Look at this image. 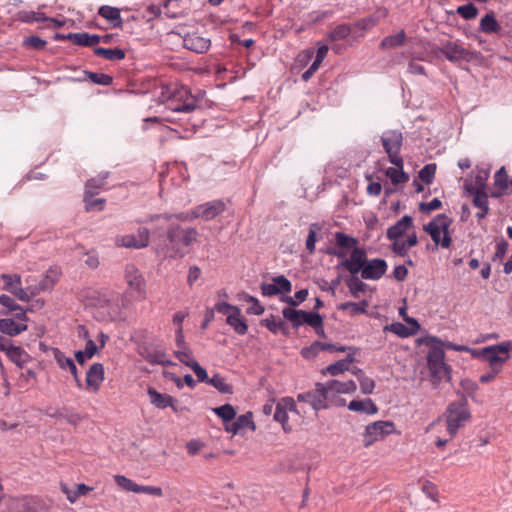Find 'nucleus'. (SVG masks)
Here are the masks:
<instances>
[{
  "mask_svg": "<svg viewBox=\"0 0 512 512\" xmlns=\"http://www.w3.org/2000/svg\"><path fill=\"white\" fill-rule=\"evenodd\" d=\"M456 12L465 20L474 19L478 15V9L472 3L457 7Z\"/></svg>",
  "mask_w": 512,
  "mask_h": 512,
  "instance_id": "nucleus-48",
  "label": "nucleus"
},
{
  "mask_svg": "<svg viewBox=\"0 0 512 512\" xmlns=\"http://www.w3.org/2000/svg\"><path fill=\"white\" fill-rule=\"evenodd\" d=\"M97 193H84V202H85V209L86 211H91L94 209H97L99 211L104 209L105 199L103 198H97L95 199L94 196Z\"/></svg>",
  "mask_w": 512,
  "mask_h": 512,
  "instance_id": "nucleus-44",
  "label": "nucleus"
},
{
  "mask_svg": "<svg viewBox=\"0 0 512 512\" xmlns=\"http://www.w3.org/2000/svg\"><path fill=\"white\" fill-rule=\"evenodd\" d=\"M438 50L450 62H470L476 57V53L466 49L459 41L447 40L442 42Z\"/></svg>",
  "mask_w": 512,
  "mask_h": 512,
  "instance_id": "nucleus-13",
  "label": "nucleus"
},
{
  "mask_svg": "<svg viewBox=\"0 0 512 512\" xmlns=\"http://www.w3.org/2000/svg\"><path fill=\"white\" fill-rule=\"evenodd\" d=\"M115 483L123 490L133 493H143L156 497L163 496V490L157 486L139 485L124 475H114Z\"/></svg>",
  "mask_w": 512,
  "mask_h": 512,
  "instance_id": "nucleus-19",
  "label": "nucleus"
},
{
  "mask_svg": "<svg viewBox=\"0 0 512 512\" xmlns=\"http://www.w3.org/2000/svg\"><path fill=\"white\" fill-rule=\"evenodd\" d=\"M326 346L327 343L315 341L310 347L303 348L301 354L305 358L314 357L321 351H327Z\"/></svg>",
  "mask_w": 512,
  "mask_h": 512,
  "instance_id": "nucleus-49",
  "label": "nucleus"
},
{
  "mask_svg": "<svg viewBox=\"0 0 512 512\" xmlns=\"http://www.w3.org/2000/svg\"><path fill=\"white\" fill-rule=\"evenodd\" d=\"M349 410L355 412H363L368 415L376 414L378 411L377 406L371 399L366 400H352L348 405Z\"/></svg>",
  "mask_w": 512,
  "mask_h": 512,
  "instance_id": "nucleus-31",
  "label": "nucleus"
},
{
  "mask_svg": "<svg viewBox=\"0 0 512 512\" xmlns=\"http://www.w3.org/2000/svg\"><path fill=\"white\" fill-rule=\"evenodd\" d=\"M175 355L181 363L190 368L192 367L193 363L197 362L193 357L192 351L188 347L177 349L175 351Z\"/></svg>",
  "mask_w": 512,
  "mask_h": 512,
  "instance_id": "nucleus-47",
  "label": "nucleus"
},
{
  "mask_svg": "<svg viewBox=\"0 0 512 512\" xmlns=\"http://www.w3.org/2000/svg\"><path fill=\"white\" fill-rule=\"evenodd\" d=\"M436 172V164L431 163L424 166L419 172V178L425 184L432 183Z\"/></svg>",
  "mask_w": 512,
  "mask_h": 512,
  "instance_id": "nucleus-52",
  "label": "nucleus"
},
{
  "mask_svg": "<svg viewBox=\"0 0 512 512\" xmlns=\"http://www.w3.org/2000/svg\"><path fill=\"white\" fill-rule=\"evenodd\" d=\"M272 283H263L261 292L264 296H275L278 294L290 293L292 290L291 282L283 275L276 276L272 279Z\"/></svg>",
  "mask_w": 512,
  "mask_h": 512,
  "instance_id": "nucleus-22",
  "label": "nucleus"
},
{
  "mask_svg": "<svg viewBox=\"0 0 512 512\" xmlns=\"http://www.w3.org/2000/svg\"><path fill=\"white\" fill-rule=\"evenodd\" d=\"M163 100L168 101V107L174 112H191L196 108V101L186 86L171 84L163 87Z\"/></svg>",
  "mask_w": 512,
  "mask_h": 512,
  "instance_id": "nucleus-5",
  "label": "nucleus"
},
{
  "mask_svg": "<svg viewBox=\"0 0 512 512\" xmlns=\"http://www.w3.org/2000/svg\"><path fill=\"white\" fill-rule=\"evenodd\" d=\"M429 347L427 354V365L435 386L441 381L449 378V367L444 362L445 353L443 342L437 337H429L426 340Z\"/></svg>",
  "mask_w": 512,
  "mask_h": 512,
  "instance_id": "nucleus-4",
  "label": "nucleus"
},
{
  "mask_svg": "<svg viewBox=\"0 0 512 512\" xmlns=\"http://www.w3.org/2000/svg\"><path fill=\"white\" fill-rule=\"evenodd\" d=\"M396 431L392 421H376L366 426L363 433V445L368 448L377 441L383 440L386 436Z\"/></svg>",
  "mask_w": 512,
  "mask_h": 512,
  "instance_id": "nucleus-9",
  "label": "nucleus"
},
{
  "mask_svg": "<svg viewBox=\"0 0 512 512\" xmlns=\"http://www.w3.org/2000/svg\"><path fill=\"white\" fill-rule=\"evenodd\" d=\"M27 330V325L17 323L13 319L4 318L0 319V332L9 336H17Z\"/></svg>",
  "mask_w": 512,
  "mask_h": 512,
  "instance_id": "nucleus-29",
  "label": "nucleus"
},
{
  "mask_svg": "<svg viewBox=\"0 0 512 512\" xmlns=\"http://www.w3.org/2000/svg\"><path fill=\"white\" fill-rule=\"evenodd\" d=\"M354 352L352 354H348L345 359L339 360L333 364L328 365L323 371V374H329L331 376L339 375L345 371L349 370L350 364L354 362Z\"/></svg>",
  "mask_w": 512,
  "mask_h": 512,
  "instance_id": "nucleus-28",
  "label": "nucleus"
},
{
  "mask_svg": "<svg viewBox=\"0 0 512 512\" xmlns=\"http://www.w3.org/2000/svg\"><path fill=\"white\" fill-rule=\"evenodd\" d=\"M94 53L97 56L103 57L106 60L110 61H117L122 60L125 58V52L124 50L120 48H103V47H97L94 49Z\"/></svg>",
  "mask_w": 512,
  "mask_h": 512,
  "instance_id": "nucleus-34",
  "label": "nucleus"
},
{
  "mask_svg": "<svg viewBox=\"0 0 512 512\" xmlns=\"http://www.w3.org/2000/svg\"><path fill=\"white\" fill-rule=\"evenodd\" d=\"M405 40H406V34H405L404 30H401L400 32H398L395 35H390V36L383 38L380 46L382 49L396 48V47L403 45Z\"/></svg>",
  "mask_w": 512,
  "mask_h": 512,
  "instance_id": "nucleus-38",
  "label": "nucleus"
},
{
  "mask_svg": "<svg viewBox=\"0 0 512 512\" xmlns=\"http://www.w3.org/2000/svg\"><path fill=\"white\" fill-rule=\"evenodd\" d=\"M1 278L4 281L3 289L12 292L16 285H21V278L19 275L2 274Z\"/></svg>",
  "mask_w": 512,
  "mask_h": 512,
  "instance_id": "nucleus-58",
  "label": "nucleus"
},
{
  "mask_svg": "<svg viewBox=\"0 0 512 512\" xmlns=\"http://www.w3.org/2000/svg\"><path fill=\"white\" fill-rule=\"evenodd\" d=\"M146 360L151 364H159L163 366L171 364V362L167 358V355L161 351L149 352L148 355L146 356Z\"/></svg>",
  "mask_w": 512,
  "mask_h": 512,
  "instance_id": "nucleus-54",
  "label": "nucleus"
},
{
  "mask_svg": "<svg viewBox=\"0 0 512 512\" xmlns=\"http://www.w3.org/2000/svg\"><path fill=\"white\" fill-rule=\"evenodd\" d=\"M283 317L288 320L294 328H298L303 324L308 326H319L321 315L312 311L296 310L286 307L282 310Z\"/></svg>",
  "mask_w": 512,
  "mask_h": 512,
  "instance_id": "nucleus-14",
  "label": "nucleus"
},
{
  "mask_svg": "<svg viewBox=\"0 0 512 512\" xmlns=\"http://www.w3.org/2000/svg\"><path fill=\"white\" fill-rule=\"evenodd\" d=\"M226 323L233 328L239 335H245L248 331V325L245 319L241 316V310H235L234 313L229 314L226 318Z\"/></svg>",
  "mask_w": 512,
  "mask_h": 512,
  "instance_id": "nucleus-30",
  "label": "nucleus"
},
{
  "mask_svg": "<svg viewBox=\"0 0 512 512\" xmlns=\"http://www.w3.org/2000/svg\"><path fill=\"white\" fill-rule=\"evenodd\" d=\"M198 232L195 228L172 226L167 231V243L156 249L162 258L183 257L189 252V247L196 242Z\"/></svg>",
  "mask_w": 512,
  "mask_h": 512,
  "instance_id": "nucleus-2",
  "label": "nucleus"
},
{
  "mask_svg": "<svg viewBox=\"0 0 512 512\" xmlns=\"http://www.w3.org/2000/svg\"><path fill=\"white\" fill-rule=\"evenodd\" d=\"M104 366L101 363H94L86 372L85 388L90 393H97L104 381Z\"/></svg>",
  "mask_w": 512,
  "mask_h": 512,
  "instance_id": "nucleus-21",
  "label": "nucleus"
},
{
  "mask_svg": "<svg viewBox=\"0 0 512 512\" xmlns=\"http://www.w3.org/2000/svg\"><path fill=\"white\" fill-rule=\"evenodd\" d=\"M335 242H336L337 248H341V249H345V250L352 249V251L355 248H359L357 246L358 240L352 236H349V235L343 233V232L335 233Z\"/></svg>",
  "mask_w": 512,
  "mask_h": 512,
  "instance_id": "nucleus-37",
  "label": "nucleus"
},
{
  "mask_svg": "<svg viewBox=\"0 0 512 512\" xmlns=\"http://www.w3.org/2000/svg\"><path fill=\"white\" fill-rule=\"evenodd\" d=\"M55 360L59 367L62 369L68 370V368L74 364V361L71 358L66 357L62 352L58 350L55 353Z\"/></svg>",
  "mask_w": 512,
  "mask_h": 512,
  "instance_id": "nucleus-60",
  "label": "nucleus"
},
{
  "mask_svg": "<svg viewBox=\"0 0 512 512\" xmlns=\"http://www.w3.org/2000/svg\"><path fill=\"white\" fill-rule=\"evenodd\" d=\"M87 77L91 82L103 86H108L113 82V78L104 73L87 72Z\"/></svg>",
  "mask_w": 512,
  "mask_h": 512,
  "instance_id": "nucleus-55",
  "label": "nucleus"
},
{
  "mask_svg": "<svg viewBox=\"0 0 512 512\" xmlns=\"http://www.w3.org/2000/svg\"><path fill=\"white\" fill-rule=\"evenodd\" d=\"M7 356L19 367H23V365H25L30 359L28 353H26L21 347L18 346H14L7 354Z\"/></svg>",
  "mask_w": 512,
  "mask_h": 512,
  "instance_id": "nucleus-40",
  "label": "nucleus"
},
{
  "mask_svg": "<svg viewBox=\"0 0 512 512\" xmlns=\"http://www.w3.org/2000/svg\"><path fill=\"white\" fill-rule=\"evenodd\" d=\"M350 27L347 25H339L335 27L330 33L329 38L332 41L342 40L350 35Z\"/></svg>",
  "mask_w": 512,
  "mask_h": 512,
  "instance_id": "nucleus-57",
  "label": "nucleus"
},
{
  "mask_svg": "<svg viewBox=\"0 0 512 512\" xmlns=\"http://www.w3.org/2000/svg\"><path fill=\"white\" fill-rule=\"evenodd\" d=\"M213 412L222 419L224 423H229L236 417V410L231 404H224L213 408Z\"/></svg>",
  "mask_w": 512,
  "mask_h": 512,
  "instance_id": "nucleus-41",
  "label": "nucleus"
},
{
  "mask_svg": "<svg viewBox=\"0 0 512 512\" xmlns=\"http://www.w3.org/2000/svg\"><path fill=\"white\" fill-rule=\"evenodd\" d=\"M208 384L213 386L221 393L231 394L233 392L232 386L228 384L225 378L219 374H215L211 378H209Z\"/></svg>",
  "mask_w": 512,
  "mask_h": 512,
  "instance_id": "nucleus-43",
  "label": "nucleus"
},
{
  "mask_svg": "<svg viewBox=\"0 0 512 512\" xmlns=\"http://www.w3.org/2000/svg\"><path fill=\"white\" fill-rule=\"evenodd\" d=\"M59 279V272L56 269H49L39 284L38 290H48L54 286Z\"/></svg>",
  "mask_w": 512,
  "mask_h": 512,
  "instance_id": "nucleus-46",
  "label": "nucleus"
},
{
  "mask_svg": "<svg viewBox=\"0 0 512 512\" xmlns=\"http://www.w3.org/2000/svg\"><path fill=\"white\" fill-rule=\"evenodd\" d=\"M212 309H214V312L216 311V312L224 314L228 317L229 314L234 313L235 310H238L239 308L237 306L231 305L227 302L221 301V302H217Z\"/></svg>",
  "mask_w": 512,
  "mask_h": 512,
  "instance_id": "nucleus-59",
  "label": "nucleus"
},
{
  "mask_svg": "<svg viewBox=\"0 0 512 512\" xmlns=\"http://www.w3.org/2000/svg\"><path fill=\"white\" fill-rule=\"evenodd\" d=\"M494 184L500 190H506L509 186L508 174L505 167H501L494 175Z\"/></svg>",
  "mask_w": 512,
  "mask_h": 512,
  "instance_id": "nucleus-53",
  "label": "nucleus"
},
{
  "mask_svg": "<svg viewBox=\"0 0 512 512\" xmlns=\"http://www.w3.org/2000/svg\"><path fill=\"white\" fill-rule=\"evenodd\" d=\"M413 227V218L409 215H404L393 226L388 228L386 237L392 242L390 248L393 253L405 257L408 255L409 250L418 244L416 233L414 231L410 232Z\"/></svg>",
  "mask_w": 512,
  "mask_h": 512,
  "instance_id": "nucleus-3",
  "label": "nucleus"
},
{
  "mask_svg": "<svg viewBox=\"0 0 512 512\" xmlns=\"http://www.w3.org/2000/svg\"><path fill=\"white\" fill-rule=\"evenodd\" d=\"M226 205L221 200H213L204 204L198 205L191 211L182 212L175 217L182 221H192L194 219H201L203 221H210L215 219L218 215L223 213Z\"/></svg>",
  "mask_w": 512,
  "mask_h": 512,
  "instance_id": "nucleus-8",
  "label": "nucleus"
},
{
  "mask_svg": "<svg viewBox=\"0 0 512 512\" xmlns=\"http://www.w3.org/2000/svg\"><path fill=\"white\" fill-rule=\"evenodd\" d=\"M124 280L128 286V292L138 299L146 297V281L142 272L134 265L128 264L124 270Z\"/></svg>",
  "mask_w": 512,
  "mask_h": 512,
  "instance_id": "nucleus-12",
  "label": "nucleus"
},
{
  "mask_svg": "<svg viewBox=\"0 0 512 512\" xmlns=\"http://www.w3.org/2000/svg\"><path fill=\"white\" fill-rule=\"evenodd\" d=\"M0 304L10 311L21 310V307L8 295L2 294L0 295Z\"/></svg>",
  "mask_w": 512,
  "mask_h": 512,
  "instance_id": "nucleus-62",
  "label": "nucleus"
},
{
  "mask_svg": "<svg viewBox=\"0 0 512 512\" xmlns=\"http://www.w3.org/2000/svg\"><path fill=\"white\" fill-rule=\"evenodd\" d=\"M183 45L186 49L196 53H205L209 50L210 39L197 34H188L183 39Z\"/></svg>",
  "mask_w": 512,
  "mask_h": 512,
  "instance_id": "nucleus-23",
  "label": "nucleus"
},
{
  "mask_svg": "<svg viewBox=\"0 0 512 512\" xmlns=\"http://www.w3.org/2000/svg\"><path fill=\"white\" fill-rule=\"evenodd\" d=\"M150 231L145 227L138 229L136 234L119 235L115 238L117 247L142 249L149 245Z\"/></svg>",
  "mask_w": 512,
  "mask_h": 512,
  "instance_id": "nucleus-17",
  "label": "nucleus"
},
{
  "mask_svg": "<svg viewBox=\"0 0 512 512\" xmlns=\"http://www.w3.org/2000/svg\"><path fill=\"white\" fill-rule=\"evenodd\" d=\"M95 305L105 310L103 320H115L121 314L118 294L104 292L99 295Z\"/></svg>",
  "mask_w": 512,
  "mask_h": 512,
  "instance_id": "nucleus-18",
  "label": "nucleus"
},
{
  "mask_svg": "<svg viewBox=\"0 0 512 512\" xmlns=\"http://www.w3.org/2000/svg\"><path fill=\"white\" fill-rule=\"evenodd\" d=\"M108 176V172H102L97 177L89 179L85 184V192L98 193V190L105 185Z\"/></svg>",
  "mask_w": 512,
  "mask_h": 512,
  "instance_id": "nucleus-39",
  "label": "nucleus"
},
{
  "mask_svg": "<svg viewBox=\"0 0 512 512\" xmlns=\"http://www.w3.org/2000/svg\"><path fill=\"white\" fill-rule=\"evenodd\" d=\"M308 296V290L307 289H301L297 291L294 295V297L286 296L285 298H282V301L286 302L292 307L298 306L300 303L306 300Z\"/></svg>",
  "mask_w": 512,
  "mask_h": 512,
  "instance_id": "nucleus-56",
  "label": "nucleus"
},
{
  "mask_svg": "<svg viewBox=\"0 0 512 512\" xmlns=\"http://www.w3.org/2000/svg\"><path fill=\"white\" fill-rule=\"evenodd\" d=\"M480 30L487 34L499 33L501 25L492 13H488L480 21Z\"/></svg>",
  "mask_w": 512,
  "mask_h": 512,
  "instance_id": "nucleus-33",
  "label": "nucleus"
},
{
  "mask_svg": "<svg viewBox=\"0 0 512 512\" xmlns=\"http://www.w3.org/2000/svg\"><path fill=\"white\" fill-rule=\"evenodd\" d=\"M297 400L308 403L315 411L328 409L333 406L323 383H317L313 391L298 394Z\"/></svg>",
  "mask_w": 512,
  "mask_h": 512,
  "instance_id": "nucleus-10",
  "label": "nucleus"
},
{
  "mask_svg": "<svg viewBox=\"0 0 512 512\" xmlns=\"http://www.w3.org/2000/svg\"><path fill=\"white\" fill-rule=\"evenodd\" d=\"M447 431L453 438L457 431L463 427L471 418L467 399L462 396L460 399L451 402L445 412Z\"/></svg>",
  "mask_w": 512,
  "mask_h": 512,
  "instance_id": "nucleus-6",
  "label": "nucleus"
},
{
  "mask_svg": "<svg viewBox=\"0 0 512 512\" xmlns=\"http://www.w3.org/2000/svg\"><path fill=\"white\" fill-rule=\"evenodd\" d=\"M512 342L505 341L497 345L488 346V353L485 354L484 361H487L490 368L502 370L504 364L510 359V350Z\"/></svg>",
  "mask_w": 512,
  "mask_h": 512,
  "instance_id": "nucleus-15",
  "label": "nucleus"
},
{
  "mask_svg": "<svg viewBox=\"0 0 512 512\" xmlns=\"http://www.w3.org/2000/svg\"><path fill=\"white\" fill-rule=\"evenodd\" d=\"M381 141L384 150L389 157V161L395 166L401 165L403 159L400 156V150L403 143L402 133L395 130L387 131L382 135Z\"/></svg>",
  "mask_w": 512,
  "mask_h": 512,
  "instance_id": "nucleus-11",
  "label": "nucleus"
},
{
  "mask_svg": "<svg viewBox=\"0 0 512 512\" xmlns=\"http://www.w3.org/2000/svg\"><path fill=\"white\" fill-rule=\"evenodd\" d=\"M261 325L266 327L273 334H277L279 331L286 333V324L283 320H277L273 315L269 318L261 320Z\"/></svg>",
  "mask_w": 512,
  "mask_h": 512,
  "instance_id": "nucleus-42",
  "label": "nucleus"
},
{
  "mask_svg": "<svg viewBox=\"0 0 512 512\" xmlns=\"http://www.w3.org/2000/svg\"><path fill=\"white\" fill-rule=\"evenodd\" d=\"M147 394L150 399V403L154 405L158 409H165L167 407L174 408V403L176 400L168 395L159 393L155 388L148 387Z\"/></svg>",
  "mask_w": 512,
  "mask_h": 512,
  "instance_id": "nucleus-24",
  "label": "nucleus"
},
{
  "mask_svg": "<svg viewBox=\"0 0 512 512\" xmlns=\"http://www.w3.org/2000/svg\"><path fill=\"white\" fill-rule=\"evenodd\" d=\"M404 162L402 164L395 167H389L386 170V176L391 180L392 184L398 185L408 181V175L403 171Z\"/></svg>",
  "mask_w": 512,
  "mask_h": 512,
  "instance_id": "nucleus-36",
  "label": "nucleus"
},
{
  "mask_svg": "<svg viewBox=\"0 0 512 512\" xmlns=\"http://www.w3.org/2000/svg\"><path fill=\"white\" fill-rule=\"evenodd\" d=\"M235 421L240 431L244 428H248L251 431L256 430V425L253 421V415L251 412H247L243 415H240Z\"/></svg>",
  "mask_w": 512,
  "mask_h": 512,
  "instance_id": "nucleus-50",
  "label": "nucleus"
},
{
  "mask_svg": "<svg viewBox=\"0 0 512 512\" xmlns=\"http://www.w3.org/2000/svg\"><path fill=\"white\" fill-rule=\"evenodd\" d=\"M386 16V9H378L373 15L357 21L356 26L360 29L368 30L376 26L380 19L385 18Z\"/></svg>",
  "mask_w": 512,
  "mask_h": 512,
  "instance_id": "nucleus-32",
  "label": "nucleus"
},
{
  "mask_svg": "<svg viewBox=\"0 0 512 512\" xmlns=\"http://www.w3.org/2000/svg\"><path fill=\"white\" fill-rule=\"evenodd\" d=\"M341 265L352 275L361 273V277L365 280H379L388 268L384 259H367L363 248H355Z\"/></svg>",
  "mask_w": 512,
  "mask_h": 512,
  "instance_id": "nucleus-1",
  "label": "nucleus"
},
{
  "mask_svg": "<svg viewBox=\"0 0 512 512\" xmlns=\"http://www.w3.org/2000/svg\"><path fill=\"white\" fill-rule=\"evenodd\" d=\"M297 412L296 404L293 398H282L275 407L274 420L281 423L284 432L290 433L292 431L291 425L288 423V412Z\"/></svg>",
  "mask_w": 512,
  "mask_h": 512,
  "instance_id": "nucleus-20",
  "label": "nucleus"
},
{
  "mask_svg": "<svg viewBox=\"0 0 512 512\" xmlns=\"http://www.w3.org/2000/svg\"><path fill=\"white\" fill-rule=\"evenodd\" d=\"M191 369L195 373L198 381L208 383V380H209L208 374H207L206 370L202 366L199 365L198 362L193 363Z\"/></svg>",
  "mask_w": 512,
  "mask_h": 512,
  "instance_id": "nucleus-63",
  "label": "nucleus"
},
{
  "mask_svg": "<svg viewBox=\"0 0 512 512\" xmlns=\"http://www.w3.org/2000/svg\"><path fill=\"white\" fill-rule=\"evenodd\" d=\"M501 371L502 370H500V369H497V368L495 369V368L489 367V370L480 376L479 381L483 384L490 383L497 377V375Z\"/></svg>",
  "mask_w": 512,
  "mask_h": 512,
  "instance_id": "nucleus-64",
  "label": "nucleus"
},
{
  "mask_svg": "<svg viewBox=\"0 0 512 512\" xmlns=\"http://www.w3.org/2000/svg\"><path fill=\"white\" fill-rule=\"evenodd\" d=\"M98 14L109 21L113 27L121 28L123 21L121 18V11L119 8L103 5L98 9Z\"/></svg>",
  "mask_w": 512,
  "mask_h": 512,
  "instance_id": "nucleus-26",
  "label": "nucleus"
},
{
  "mask_svg": "<svg viewBox=\"0 0 512 512\" xmlns=\"http://www.w3.org/2000/svg\"><path fill=\"white\" fill-rule=\"evenodd\" d=\"M355 373L358 374L361 391L364 394H371L375 387L374 381L371 378L364 376L360 369H357Z\"/></svg>",
  "mask_w": 512,
  "mask_h": 512,
  "instance_id": "nucleus-51",
  "label": "nucleus"
},
{
  "mask_svg": "<svg viewBox=\"0 0 512 512\" xmlns=\"http://www.w3.org/2000/svg\"><path fill=\"white\" fill-rule=\"evenodd\" d=\"M384 330L390 331V332L394 333L395 335L402 337V338H407L409 336L414 335L413 329H409L406 325H404L403 323H400V322L386 325L384 327Z\"/></svg>",
  "mask_w": 512,
  "mask_h": 512,
  "instance_id": "nucleus-45",
  "label": "nucleus"
},
{
  "mask_svg": "<svg viewBox=\"0 0 512 512\" xmlns=\"http://www.w3.org/2000/svg\"><path fill=\"white\" fill-rule=\"evenodd\" d=\"M368 302L366 300L361 302H345L338 305V310L347 311L350 316L366 313Z\"/></svg>",
  "mask_w": 512,
  "mask_h": 512,
  "instance_id": "nucleus-35",
  "label": "nucleus"
},
{
  "mask_svg": "<svg viewBox=\"0 0 512 512\" xmlns=\"http://www.w3.org/2000/svg\"><path fill=\"white\" fill-rule=\"evenodd\" d=\"M323 384L328 392L333 406L345 405V400L341 398L339 394H349L356 390V384L353 380L344 382L338 380H330Z\"/></svg>",
  "mask_w": 512,
  "mask_h": 512,
  "instance_id": "nucleus-16",
  "label": "nucleus"
},
{
  "mask_svg": "<svg viewBox=\"0 0 512 512\" xmlns=\"http://www.w3.org/2000/svg\"><path fill=\"white\" fill-rule=\"evenodd\" d=\"M473 205L479 209L476 213L478 219H483L489 212L488 195L483 188H477L473 194Z\"/></svg>",
  "mask_w": 512,
  "mask_h": 512,
  "instance_id": "nucleus-25",
  "label": "nucleus"
},
{
  "mask_svg": "<svg viewBox=\"0 0 512 512\" xmlns=\"http://www.w3.org/2000/svg\"><path fill=\"white\" fill-rule=\"evenodd\" d=\"M365 286H366L365 283H363L359 279H352L348 283V287H349L351 294L356 298L359 296V292L364 291Z\"/></svg>",
  "mask_w": 512,
  "mask_h": 512,
  "instance_id": "nucleus-61",
  "label": "nucleus"
},
{
  "mask_svg": "<svg viewBox=\"0 0 512 512\" xmlns=\"http://www.w3.org/2000/svg\"><path fill=\"white\" fill-rule=\"evenodd\" d=\"M68 38L72 41L73 44L85 47H92L98 44L101 40L99 35L89 34L86 32L71 33L69 34Z\"/></svg>",
  "mask_w": 512,
  "mask_h": 512,
  "instance_id": "nucleus-27",
  "label": "nucleus"
},
{
  "mask_svg": "<svg viewBox=\"0 0 512 512\" xmlns=\"http://www.w3.org/2000/svg\"><path fill=\"white\" fill-rule=\"evenodd\" d=\"M452 219L445 214H438L428 224L424 225V231L430 235L437 246L448 249L452 243L450 226Z\"/></svg>",
  "mask_w": 512,
  "mask_h": 512,
  "instance_id": "nucleus-7",
  "label": "nucleus"
}]
</instances>
